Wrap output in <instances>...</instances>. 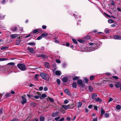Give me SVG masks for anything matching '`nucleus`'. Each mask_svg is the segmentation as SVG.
I'll return each instance as SVG.
<instances>
[{
  "label": "nucleus",
  "instance_id": "28",
  "mask_svg": "<svg viewBox=\"0 0 121 121\" xmlns=\"http://www.w3.org/2000/svg\"><path fill=\"white\" fill-rule=\"evenodd\" d=\"M72 86L73 87L75 88L76 87L77 84L75 82H73V83L72 85Z\"/></svg>",
  "mask_w": 121,
  "mask_h": 121
},
{
  "label": "nucleus",
  "instance_id": "4",
  "mask_svg": "<svg viewBox=\"0 0 121 121\" xmlns=\"http://www.w3.org/2000/svg\"><path fill=\"white\" fill-rule=\"evenodd\" d=\"M62 108L65 110H67L68 109H70L71 108V106L69 105H62Z\"/></svg>",
  "mask_w": 121,
  "mask_h": 121
},
{
  "label": "nucleus",
  "instance_id": "5",
  "mask_svg": "<svg viewBox=\"0 0 121 121\" xmlns=\"http://www.w3.org/2000/svg\"><path fill=\"white\" fill-rule=\"evenodd\" d=\"M21 98L22 101H21V103L22 104H23L26 103L27 102L26 99L23 96L21 97Z\"/></svg>",
  "mask_w": 121,
  "mask_h": 121
},
{
  "label": "nucleus",
  "instance_id": "58",
  "mask_svg": "<svg viewBox=\"0 0 121 121\" xmlns=\"http://www.w3.org/2000/svg\"><path fill=\"white\" fill-rule=\"evenodd\" d=\"M18 119H13L10 121H18Z\"/></svg>",
  "mask_w": 121,
  "mask_h": 121
},
{
  "label": "nucleus",
  "instance_id": "39",
  "mask_svg": "<svg viewBox=\"0 0 121 121\" xmlns=\"http://www.w3.org/2000/svg\"><path fill=\"white\" fill-rule=\"evenodd\" d=\"M21 42V41L20 40H19L17 41L16 43H15V44L16 45H18L20 44Z\"/></svg>",
  "mask_w": 121,
  "mask_h": 121
},
{
  "label": "nucleus",
  "instance_id": "31",
  "mask_svg": "<svg viewBox=\"0 0 121 121\" xmlns=\"http://www.w3.org/2000/svg\"><path fill=\"white\" fill-rule=\"evenodd\" d=\"M78 107H81L82 105V103L81 102H78Z\"/></svg>",
  "mask_w": 121,
  "mask_h": 121
},
{
  "label": "nucleus",
  "instance_id": "61",
  "mask_svg": "<svg viewBox=\"0 0 121 121\" xmlns=\"http://www.w3.org/2000/svg\"><path fill=\"white\" fill-rule=\"evenodd\" d=\"M94 109L95 110L97 111L98 110L97 106H94Z\"/></svg>",
  "mask_w": 121,
  "mask_h": 121
},
{
  "label": "nucleus",
  "instance_id": "53",
  "mask_svg": "<svg viewBox=\"0 0 121 121\" xmlns=\"http://www.w3.org/2000/svg\"><path fill=\"white\" fill-rule=\"evenodd\" d=\"M111 5H112L114 6L115 5V3L113 1H112L111 2Z\"/></svg>",
  "mask_w": 121,
  "mask_h": 121
},
{
  "label": "nucleus",
  "instance_id": "41",
  "mask_svg": "<svg viewBox=\"0 0 121 121\" xmlns=\"http://www.w3.org/2000/svg\"><path fill=\"white\" fill-rule=\"evenodd\" d=\"M79 77L78 76L74 77L73 78V80H76L78 79H79Z\"/></svg>",
  "mask_w": 121,
  "mask_h": 121
},
{
  "label": "nucleus",
  "instance_id": "50",
  "mask_svg": "<svg viewBox=\"0 0 121 121\" xmlns=\"http://www.w3.org/2000/svg\"><path fill=\"white\" fill-rule=\"evenodd\" d=\"M113 100V99L111 97H110L109 98L108 100V102H110L111 101H112Z\"/></svg>",
  "mask_w": 121,
  "mask_h": 121
},
{
  "label": "nucleus",
  "instance_id": "64",
  "mask_svg": "<svg viewBox=\"0 0 121 121\" xmlns=\"http://www.w3.org/2000/svg\"><path fill=\"white\" fill-rule=\"evenodd\" d=\"M66 63H64L63 64V67H65L66 66Z\"/></svg>",
  "mask_w": 121,
  "mask_h": 121
},
{
  "label": "nucleus",
  "instance_id": "51",
  "mask_svg": "<svg viewBox=\"0 0 121 121\" xmlns=\"http://www.w3.org/2000/svg\"><path fill=\"white\" fill-rule=\"evenodd\" d=\"M31 34V33H30L29 34V35H26V36H25V38H27V37H29L30 36Z\"/></svg>",
  "mask_w": 121,
  "mask_h": 121
},
{
  "label": "nucleus",
  "instance_id": "12",
  "mask_svg": "<svg viewBox=\"0 0 121 121\" xmlns=\"http://www.w3.org/2000/svg\"><path fill=\"white\" fill-rule=\"evenodd\" d=\"M121 84L120 83L118 82L115 84V85L117 88H118L120 87L121 86Z\"/></svg>",
  "mask_w": 121,
  "mask_h": 121
},
{
  "label": "nucleus",
  "instance_id": "24",
  "mask_svg": "<svg viewBox=\"0 0 121 121\" xmlns=\"http://www.w3.org/2000/svg\"><path fill=\"white\" fill-rule=\"evenodd\" d=\"M41 57L44 59H45L47 58V56L43 54H41Z\"/></svg>",
  "mask_w": 121,
  "mask_h": 121
},
{
  "label": "nucleus",
  "instance_id": "54",
  "mask_svg": "<svg viewBox=\"0 0 121 121\" xmlns=\"http://www.w3.org/2000/svg\"><path fill=\"white\" fill-rule=\"evenodd\" d=\"M56 62L59 63H60L61 62L60 60L58 59H56Z\"/></svg>",
  "mask_w": 121,
  "mask_h": 121
},
{
  "label": "nucleus",
  "instance_id": "9",
  "mask_svg": "<svg viewBox=\"0 0 121 121\" xmlns=\"http://www.w3.org/2000/svg\"><path fill=\"white\" fill-rule=\"evenodd\" d=\"M44 64L46 67L47 68H49V67L50 65L49 64L48 62H45L44 63Z\"/></svg>",
  "mask_w": 121,
  "mask_h": 121
},
{
  "label": "nucleus",
  "instance_id": "40",
  "mask_svg": "<svg viewBox=\"0 0 121 121\" xmlns=\"http://www.w3.org/2000/svg\"><path fill=\"white\" fill-rule=\"evenodd\" d=\"M4 18V16H3L1 14H0V19H2Z\"/></svg>",
  "mask_w": 121,
  "mask_h": 121
},
{
  "label": "nucleus",
  "instance_id": "47",
  "mask_svg": "<svg viewBox=\"0 0 121 121\" xmlns=\"http://www.w3.org/2000/svg\"><path fill=\"white\" fill-rule=\"evenodd\" d=\"M56 82L58 84H59L60 83V81L59 79H57L56 80Z\"/></svg>",
  "mask_w": 121,
  "mask_h": 121
},
{
  "label": "nucleus",
  "instance_id": "37",
  "mask_svg": "<svg viewBox=\"0 0 121 121\" xmlns=\"http://www.w3.org/2000/svg\"><path fill=\"white\" fill-rule=\"evenodd\" d=\"M44 118L43 116H41L40 117V121H44Z\"/></svg>",
  "mask_w": 121,
  "mask_h": 121
},
{
  "label": "nucleus",
  "instance_id": "18",
  "mask_svg": "<svg viewBox=\"0 0 121 121\" xmlns=\"http://www.w3.org/2000/svg\"><path fill=\"white\" fill-rule=\"evenodd\" d=\"M62 80L63 82H65L67 81L68 79L66 77H64L62 78Z\"/></svg>",
  "mask_w": 121,
  "mask_h": 121
},
{
  "label": "nucleus",
  "instance_id": "1",
  "mask_svg": "<svg viewBox=\"0 0 121 121\" xmlns=\"http://www.w3.org/2000/svg\"><path fill=\"white\" fill-rule=\"evenodd\" d=\"M89 44L91 46L87 48V49L89 52L94 51L95 50V49L97 48L95 46L96 45L95 43H90Z\"/></svg>",
  "mask_w": 121,
  "mask_h": 121
},
{
  "label": "nucleus",
  "instance_id": "43",
  "mask_svg": "<svg viewBox=\"0 0 121 121\" xmlns=\"http://www.w3.org/2000/svg\"><path fill=\"white\" fill-rule=\"evenodd\" d=\"M108 22L109 23H111L113 22V21L112 19H110L108 20Z\"/></svg>",
  "mask_w": 121,
  "mask_h": 121
},
{
  "label": "nucleus",
  "instance_id": "13",
  "mask_svg": "<svg viewBox=\"0 0 121 121\" xmlns=\"http://www.w3.org/2000/svg\"><path fill=\"white\" fill-rule=\"evenodd\" d=\"M48 33L44 32L41 35V36H42V37H46L48 36Z\"/></svg>",
  "mask_w": 121,
  "mask_h": 121
},
{
  "label": "nucleus",
  "instance_id": "25",
  "mask_svg": "<svg viewBox=\"0 0 121 121\" xmlns=\"http://www.w3.org/2000/svg\"><path fill=\"white\" fill-rule=\"evenodd\" d=\"M8 48V47H3L1 48V50H6Z\"/></svg>",
  "mask_w": 121,
  "mask_h": 121
},
{
  "label": "nucleus",
  "instance_id": "26",
  "mask_svg": "<svg viewBox=\"0 0 121 121\" xmlns=\"http://www.w3.org/2000/svg\"><path fill=\"white\" fill-rule=\"evenodd\" d=\"M27 44L31 46H34L35 45V42L29 43Z\"/></svg>",
  "mask_w": 121,
  "mask_h": 121
},
{
  "label": "nucleus",
  "instance_id": "48",
  "mask_svg": "<svg viewBox=\"0 0 121 121\" xmlns=\"http://www.w3.org/2000/svg\"><path fill=\"white\" fill-rule=\"evenodd\" d=\"M20 33H21L23 31V28L21 27L20 29Z\"/></svg>",
  "mask_w": 121,
  "mask_h": 121
},
{
  "label": "nucleus",
  "instance_id": "7",
  "mask_svg": "<svg viewBox=\"0 0 121 121\" xmlns=\"http://www.w3.org/2000/svg\"><path fill=\"white\" fill-rule=\"evenodd\" d=\"M113 38L114 39H121V36L119 35H114L113 36Z\"/></svg>",
  "mask_w": 121,
  "mask_h": 121
},
{
  "label": "nucleus",
  "instance_id": "36",
  "mask_svg": "<svg viewBox=\"0 0 121 121\" xmlns=\"http://www.w3.org/2000/svg\"><path fill=\"white\" fill-rule=\"evenodd\" d=\"M96 101L101 102V99L99 98H98L96 99Z\"/></svg>",
  "mask_w": 121,
  "mask_h": 121
},
{
  "label": "nucleus",
  "instance_id": "49",
  "mask_svg": "<svg viewBox=\"0 0 121 121\" xmlns=\"http://www.w3.org/2000/svg\"><path fill=\"white\" fill-rule=\"evenodd\" d=\"M41 96L43 98H45L46 97V95L45 94H42Z\"/></svg>",
  "mask_w": 121,
  "mask_h": 121
},
{
  "label": "nucleus",
  "instance_id": "14",
  "mask_svg": "<svg viewBox=\"0 0 121 121\" xmlns=\"http://www.w3.org/2000/svg\"><path fill=\"white\" fill-rule=\"evenodd\" d=\"M65 92L67 94L69 95L70 94V93L68 89H65L64 90Z\"/></svg>",
  "mask_w": 121,
  "mask_h": 121
},
{
  "label": "nucleus",
  "instance_id": "29",
  "mask_svg": "<svg viewBox=\"0 0 121 121\" xmlns=\"http://www.w3.org/2000/svg\"><path fill=\"white\" fill-rule=\"evenodd\" d=\"M38 74H36L34 77V78L35 80L37 81L38 80Z\"/></svg>",
  "mask_w": 121,
  "mask_h": 121
},
{
  "label": "nucleus",
  "instance_id": "38",
  "mask_svg": "<svg viewBox=\"0 0 121 121\" xmlns=\"http://www.w3.org/2000/svg\"><path fill=\"white\" fill-rule=\"evenodd\" d=\"M39 29H36L34 30L33 32L34 33H37L39 32Z\"/></svg>",
  "mask_w": 121,
  "mask_h": 121
},
{
  "label": "nucleus",
  "instance_id": "8",
  "mask_svg": "<svg viewBox=\"0 0 121 121\" xmlns=\"http://www.w3.org/2000/svg\"><path fill=\"white\" fill-rule=\"evenodd\" d=\"M77 82L78 85H81L82 86H84V84H82V82L81 79L78 80Z\"/></svg>",
  "mask_w": 121,
  "mask_h": 121
},
{
  "label": "nucleus",
  "instance_id": "21",
  "mask_svg": "<svg viewBox=\"0 0 121 121\" xmlns=\"http://www.w3.org/2000/svg\"><path fill=\"white\" fill-rule=\"evenodd\" d=\"M88 89L90 92H92L93 90V87L91 86H90L88 87Z\"/></svg>",
  "mask_w": 121,
  "mask_h": 121
},
{
  "label": "nucleus",
  "instance_id": "44",
  "mask_svg": "<svg viewBox=\"0 0 121 121\" xmlns=\"http://www.w3.org/2000/svg\"><path fill=\"white\" fill-rule=\"evenodd\" d=\"M72 41H73V42L76 44H77V43H78V42L76 40H75V39H72Z\"/></svg>",
  "mask_w": 121,
  "mask_h": 121
},
{
  "label": "nucleus",
  "instance_id": "6",
  "mask_svg": "<svg viewBox=\"0 0 121 121\" xmlns=\"http://www.w3.org/2000/svg\"><path fill=\"white\" fill-rule=\"evenodd\" d=\"M19 36L17 34H15L12 35H10V37L12 39H14L16 38Z\"/></svg>",
  "mask_w": 121,
  "mask_h": 121
},
{
  "label": "nucleus",
  "instance_id": "17",
  "mask_svg": "<svg viewBox=\"0 0 121 121\" xmlns=\"http://www.w3.org/2000/svg\"><path fill=\"white\" fill-rule=\"evenodd\" d=\"M59 113V112H56L55 113H53L52 115V116L53 117H56Z\"/></svg>",
  "mask_w": 121,
  "mask_h": 121
},
{
  "label": "nucleus",
  "instance_id": "10",
  "mask_svg": "<svg viewBox=\"0 0 121 121\" xmlns=\"http://www.w3.org/2000/svg\"><path fill=\"white\" fill-rule=\"evenodd\" d=\"M27 49L31 53H33L34 50L33 48H31L30 47H28Z\"/></svg>",
  "mask_w": 121,
  "mask_h": 121
},
{
  "label": "nucleus",
  "instance_id": "56",
  "mask_svg": "<svg viewBox=\"0 0 121 121\" xmlns=\"http://www.w3.org/2000/svg\"><path fill=\"white\" fill-rule=\"evenodd\" d=\"M8 1V0H3L2 1V3L4 4L5 2H7Z\"/></svg>",
  "mask_w": 121,
  "mask_h": 121
},
{
  "label": "nucleus",
  "instance_id": "60",
  "mask_svg": "<svg viewBox=\"0 0 121 121\" xmlns=\"http://www.w3.org/2000/svg\"><path fill=\"white\" fill-rule=\"evenodd\" d=\"M117 10L119 12H121V9L119 8L118 7L117 8Z\"/></svg>",
  "mask_w": 121,
  "mask_h": 121
},
{
  "label": "nucleus",
  "instance_id": "15",
  "mask_svg": "<svg viewBox=\"0 0 121 121\" xmlns=\"http://www.w3.org/2000/svg\"><path fill=\"white\" fill-rule=\"evenodd\" d=\"M37 93L39 95H35L34 96V97L35 99H38L39 97V95H40L41 94H40V93L39 92H37Z\"/></svg>",
  "mask_w": 121,
  "mask_h": 121
},
{
  "label": "nucleus",
  "instance_id": "16",
  "mask_svg": "<svg viewBox=\"0 0 121 121\" xmlns=\"http://www.w3.org/2000/svg\"><path fill=\"white\" fill-rule=\"evenodd\" d=\"M11 30L13 31H15L17 30V28L16 27H14L11 28Z\"/></svg>",
  "mask_w": 121,
  "mask_h": 121
},
{
  "label": "nucleus",
  "instance_id": "59",
  "mask_svg": "<svg viewBox=\"0 0 121 121\" xmlns=\"http://www.w3.org/2000/svg\"><path fill=\"white\" fill-rule=\"evenodd\" d=\"M39 90L42 91L43 89V87L42 86H41L39 88Z\"/></svg>",
  "mask_w": 121,
  "mask_h": 121
},
{
  "label": "nucleus",
  "instance_id": "22",
  "mask_svg": "<svg viewBox=\"0 0 121 121\" xmlns=\"http://www.w3.org/2000/svg\"><path fill=\"white\" fill-rule=\"evenodd\" d=\"M84 82L86 83H87L88 81V78L86 77H85L84 78Z\"/></svg>",
  "mask_w": 121,
  "mask_h": 121
},
{
  "label": "nucleus",
  "instance_id": "19",
  "mask_svg": "<svg viewBox=\"0 0 121 121\" xmlns=\"http://www.w3.org/2000/svg\"><path fill=\"white\" fill-rule=\"evenodd\" d=\"M110 30L108 29H106L104 30L106 34H108Z\"/></svg>",
  "mask_w": 121,
  "mask_h": 121
},
{
  "label": "nucleus",
  "instance_id": "63",
  "mask_svg": "<svg viewBox=\"0 0 121 121\" xmlns=\"http://www.w3.org/2000/svg\"><path fill=\"white\" fill-rule=\"evenodd\" d=\"M64 120V118H61L60 120H59V121H63Z\"/></svg>",
  "mask_w": 121,
  "mask_h": 121
},
{
  "label": "nucleus",
  "instance_id": "27",
  "mask_svg": "<svg viewBox=\"0 0 121 121\" xmlns=\"http://www.w3.org/2000/svg\"><path fill=\"white\" fill-rule=\"evenodd\" d=\"M5 95L6 97H8L11 96V95L10 93H8L6 94Z\"/></svg>",
  "mask_w": 121,
  "mask_h": 121
},
{
  "label": "nucleus",
  "instance_id": "62",
  "mask_svg": "<svg viewBox=\"0 0 121 121\" xmlns=\"http://www.w3.org/2000/svg\"><path fill=\"white\" fill-rule=\"evenodd\" d=\"M42 28L43 29H45L46 28V26L44 25L42 26Z\"/></svg>",
  "mask_w": 121,
  "mask_h": 121
},
{
  "label": "nucleus",
  "instance_id": "32",
  "mask_svg": "<svg viewBox=\"0 0 121 121\" xmlns=\"http://www.w3.org/2000/svg\"><path fill=\"white\" fill-rule=\"evenodd\" d=\"M95 78V76L93 75H91L90 77V79L91 80H93Z\"/></svg>",
  "mask_w": 121,
  "mask_h": 121
},
{
  "label": "nucleus",
  "instance_id": "45",
  "mask_svg": "<svg viewBox=\"0 0 121 121\" xmlns=\"http://www.w3.org/2000/svg\"><path fill=\"white\" fill-rule=\"evenodd\" d=\"M48 99L51 102H52L54 101L53 99L49 97L48 98Z\"/></svg>",
  "mask_w": 121,
  "mask_h": 121
},
{
  "label": "nucleus",
  "instance_id": "20",
  "mask_svg": "<svg viewBox=\"0 0 121 121\" xmlns=\"http://www.w3.org/2000/svg\"><path fill=\"white\" fill-rule=\"evenodd\" d=\"M97 96L96 94L95 93L94 94L92 95V98L94 99H95L96 98V96Z\"/></svg>",
  "mask_w": 121,
  "mask_h": 121
},
{
  "label": "nucleus",
  "instance_id": "42",
  "mask_svg": "<svg viewBox=\"0 0 121 121\" xmlns=\"http://www.w3.org/2000/svg\"><path fill=\"white\" fill-rule=\"evenodd\" d=\"M15 63H13V62H10V63H8L7 64V65H15Z\"/></svg>",
  "mask_w": 121,
  "mask_h": 121
},
{
  "label": "nucleus",
  "instance_id": "11",
  "mask_svg": "<svg viewBox=\"0 0 121 121\" xmlns=\"http://www.w3.org/2000/svg\"><path fill=\"white\" fill-rule=\"evenodd\" d=\"M55 73L56 75L59 76L60 75L61 73L60 71L59 70H57L56 71Z\"/></svg>",
  "mask_w": 121,
  "mask_h": 121
},
{
  "label": "nucleus",
  "instance_id": "35",
  "mask_svg": "<svg viewBox=\"0 0 121 121\" xmlns=\"http://www.w3.org/2000/svg\"><path fill=\"white\" fill-rule=\"evenodd\" d=\"M121 108V107L119 105H117L116 107V108L118 110H119Z\"/></svg>",
  "mask_w": 121,
  "mask_h": 121
},
{
  "label": "nucleus",
  "instance_id": "52",
  "mask_svg": "<svg viewBox=\"0 0 121 121\" xmlns=\"http://www.w3.org/2000/svg\"><path fill=\"white\" fill-rule=\"evenodd\" d=\"M69 101L67 99H65V100L64 101V103L65 104H67L69 102Z\"/></svg>",
  "mask_w": 121,
  "mask_h": 121
},
{
  "label": "nucleus",
  "instance_id": "23",
  "mask_svg": "<svg viewBox=\"0 0 121 121\" xmlns=\"http://www.w3.org/2000/svg\"><path fill=\"white\" fill-rule=\"evenodd\" d=\"M104 116L106 118L109 117V113H106L105 114Z\"/></svg>",
  "mask_w": 121,
  "mask_h": 121
},
{
  "label": "nucleus",
  "instance_id": "30",
  "mask_svg": "<svg viewBox=\"0 0 121 121\" xmlns=\"http://www.w3.org/2000/svg\"><path fill=\"white\" fill-rule=\"evenodd\" d=\"M105 111H104L103 109H102L101 110V114L102 116H103L104 114L105 113Z\"/></svg>",
  "mask_w": 121,
  "mask_h": 121
},
{
  "label": "nucleus",
  "instance_id": "55",
  "mask_svg": "<svg viewBox=\"0 0 121 121\" xmlns=\"http://www.w3.org/2000/svg\"><path fill=\"white\" fill-rule=\"evenodd\" d=\"M60 118V117H59L55 118V120L56 121H57L59 120Z\"/></svg>",
  "mask_w": 121,
  "mask_h": 121
},
{
  "label": "nucleus",
  "instance_id": "57",
  "mask_svg": "<svg viewBox=\"0 0 121 121\" xmlns=\"http://www.w3.org/2000/svg\"><path fill=\"white\" fill-rule=\"evenodd\" d=\"M112 77L113 78L116 79H118V77L117 76H113Z\"/></svg>",
  "mask_w": 121,
  "mask_h": 121
},
{
  "label": "nucleus",
  "instance_id": "34",
  "mask_svg": "<svg viewBox=\"0 0 121 121\" xmlns=\"http://www.w3.org/2000/svg\"><path fill=\"white\" fill-rule=\"evenodd\" d=\"M78 41L80 43H84L85 41H86V40H83L81 39H78Z\"/></svg>",
  "mask_w": 121,
  "mask_h": 121
},
{
  "label": "nucleus",
  "instance_id": "46",
  "mask_svg": "<svg viewBox=\"0 0 121 121\" xmlns=\"http://www.w3.org/2000/svg\"><path fill=\"white\" fill-rule=\"evenodd\" d=\"M42 36H41V35L40 36H39L37 38V39L38 40H40L42 38Z\"/></svg>",
  "mask_w": 121,
  "mask_h": 121
},
{
  "label": "nucleus",
  "instance_id": "2",
  "mask_svg": "<svg viewBox=\"0 0 121 121\" xmlns=\"http://www.w3.org/2000/svg\"><path fill=\"white\" fill-rule=\"evenodd\" d=\"M17 66L20 70L22 71H25L26 69L25 65L22 64H18Z\"/></svg>",
  "mask_w": 121,
  "mask_h": 121
},
{
  "label": "nucleus",
  "instance_id": "3",
  "mask_svg": "<svg viewBox=\"0 0 121 121\" xmlns=\"http://www.w3.org/2000/svg\"><path fill=\"white\" fill-rule=\"evenodd\" d=\"M40 76L44 80H46L47 78L49 77V76L47 74L43 72L40 73Z\"/></svg>",
  "mask_w": 121,
  "mask_h": 121
},
{
  "label": "nucleus",
  "instance_id": "33",
  "mask_svg": "<svg viewBox=\"0 0 121 121\" xmlns=\"http://www.w3.org/2000/svg\"><path fill=\"white\" fill-rule=\"evenodd\" d=\"M7 59L5 58H0V61H5L7 60Z\"/></svg>",
  "mask_w": 121,
  "mask_h": 121
}]
</instances>
